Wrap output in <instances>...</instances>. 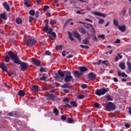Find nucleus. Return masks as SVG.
Masks as SVG:
<instances>
[{
  "mask_svg": "<svg viewBox=\"0 0 131 131\" xmlns=\"http://www.w3.org/2000/svg\"><path fill=\"white\" fill-rule=\"evenodd\" d=\"M8 55L10 57L11 60H13V63L14 64H17V65H20L21 71H25L28 68V64L26 62H21L20 59H19V57L18 55L15 54L14 52L12 51H9L8 52Z\"/></svg>",
  "mask_w": 131,
  "mask_h": 131,
  "instance_id": "1",
  "label": "nucleus"
},
{
  "mask_svg": "<svg viewBox=\"0 0 131 131\" xmlns=\"http://www.w3.org/2000/svg\"><path fill=\"white\" fill-rule=\"evenodd\" d=\"M107 92H109V88H102L99 90H95V95L97 96H103V95H105Z\"/></svg>",
  "mask_w": 131,
  "mask_h": 131,
  "instance_id": "2",
  "label": "nucleus"
},
{
  "mask_svg": "<svg viewBox=\"0 0 131 131\" xmlns=\"http://www.w3.org/2000/svg\"><path fill=\"white\" fill-rule=\"evenodd\" d=\"M105 108L109 112L114 111L116 109V105L112 102H108L105 105Z\"/></svg>",
  "mask_w": 131,
  "mask_h": 131,
  "instance_id": "3",
  "label": "nucleus"
},
{
  "mask_svg": "<svg viewBox=\"0 0 131 131\" xmlns=\"http://www.w3.org/2000/svg\"><path fill=\"white\" fill-rule=\"evenodd\" d=\"M35 43H36V40L35 39L30 38L28 39L27 41V46L32 47L35 46Z\"/></svg>",
  "mask_w": 131,
  "mask_h": 131,
  "instance_id": "4",
  "label": "nucleus"
},
{
  "mask_svg": "<svg viewBox=\"0 0 131 131\" xmlns=\"http://www.w3.org/2000/svg\"><path fill=\"white\" fill-rule=\"evenodd\" d=\"M83 74V73L79 72L77 70L74 71V76H75V78H79V77L82 76Z\"/></svg>",
  "mask_w": 131,
  "mask_h": 131,
  "instance_id": "5",
  "label": "nucleus"
},
{
  "mask_svg": "<svg viewBox=\"0 0 131 131\" xmlns=\"http://www.w3.org/2000/svg\"><path fill=\"white\" fill-rule=\"evenodd\" d=\"M92 14H94L95 16H99V17H107V14L99 12H92Z\"/></svg>",
  "mask_w": 131,
  "mask_h": 131,
  "instance_id": "6",
  "label": "nucleus"
},
{
  "mask_svg": "<svg viewBox=\"0 0 131 131\" xmlns=\"http://www.w3.org/2000/svg\"><path fill=\"white\" fill-rule=\"evenodd\" d=\"M73 80V77L71 75H66L65 78H64V81L65 82H71Z\"/></svg>",
  "mask_w": 131,
  "mask_h": 131,
  "instance_id": "7",
  "label": "nucleus"
},
{
  "mask_svg": "<svg viewBox=\"0 0 131 131\" xmlns=\"http://www.w3.org/2000/svg\"><path fill=\"white\" fill-rule=\"evenodd\" d=\"M32 61L34 65H35L36 66H40V60L32 58Z\"/></svg>",
  "mask_w": 131,
  "mask_h": 131,
  "instance_id": "8",
  "label": "nucleus"
},
{
  "mask_svg": "<svg viewBox=\"0 0 131 131\" xmlns=\"http://www.w3.org/2000/svg\"><path fill=\"white\" fill-rule=\"evenodd\" d=\"M0 68H1L3 71H5V72L8 71V67H7V66L4 63V62H2L1 63Z\"/></svg>",
  "mask_w": 131,
  "mask_h": 131,
  "instance_id": "9",
  "label": "nucleus"
},
{
  "mask_svg": "<svg viewBox=\"0 0 131 131\" xmlns=\"http://www.w3.org/2000/svg\"><path fill=\"white\" fill-rule=\"evenodd\" d=\"M89 78L91 79V80H94V79H96L97 76H96V74H94L93 72H91L89 74Z\"/></svg>",
  "mask_w": 131,
  "mask_h": 131,
  "instance_id": "10",
  "label": "nucleus"
},
{
  "mask_svg": "<svg viewBox=\"0 0 131 131\" xmlns=\"http://www.w3.org/2000/svg\"><path fill=\"white\" fill-rule=\"evenodd\" d=\"M79 70L81 73H83V72L88 71L89 69L86 67H79Z\"/></svg>",
  "mask_w": 131,
  "mask_h": 131,
  "instance_id": "11",
  "label": "nucleus"
},
{
  "mask_svg": "<svg viewBox=\"0 0 131 131\" xmlns=\"http://www.w3.org/2000/svg\"><path fill=\"white\" fill-rule=\"evenodd\" d=\"M74 35L75 37H76V38H77V39H78L79 41H81V38L80 37V34H79V33H78L77 31H75L74 32Z\"/></svg>",
  "mask_w": 131,
  "mask_h": 131,
  "instance_id": "12",
  "label": "nucleus"
},
{
  "mask_svg": "<svg viewBox=\"0 0 131 131\" xmlns=\"http://www.w3.org/2000/svg\"><path fill=\"white\" fill-rule=\"evenodd\" d=\"M118 29L121 32H124L125 31L126 27L125 25H123V26H118Z\"/></svg>",
  "mask_w": 131,
  "mask_h": 131,
  "instance_id": "13",
  "label": "nucleus"
},
{
  "mask_svg": "<svg viewBox=\"0 0 131 131\" xmlns=\"http://www.w3.org/2000/svg\"><path fill=\"white\" fill-rule=\"evenodd\" d=\"M39 89V86L37 85H32V90L33 92H38Z\"/></svg>",
  "mask_w": 131,
  "mask_h": 131,
  "instance_id": "14",
  "label": "nucleus"
},
{
  "mask_svg": "<svg viewBox=\"0 0 131 131\" xmlns=\"http://www.w3.org/2000/svg\"><path fill=\"white\" fill-rule=\"evenodd\" d=\"M118 76H121L122 77H127V75L125 74L124 72H120V71H118Z\"/></svg>",
  "mask_w": 131,
  "mask_h": 131,
  "instance_id": "15",
  "label": "nucleus"
},
{
  "mask_svg": "<svg viewBox=\"0 0 131 131\" xmlns=\"http://www.w3.org/2000/svg\"><path fill=\"white\" fill-rule=\"evenodd\" d=\"M48 98L50 100H52V101H57V99H56L57 96L54 95V94L49 95Z\"/></svg>",
  "mask_w": 131,
  "mask_h": 131,
  "instance_id": "16",
  "label": "nucleus"
},
{
  "mask_svg": "<svg viewBox=\"0 0 131 131\" xmlns=\"http://www.w3.org/2000/svg\"><path fill=\"white\" fill-rule=\"evenodd\" d=\"M17 94L19 97H24L26 95L25 92L22 90H19Z\"/></svg>",
  "mask_w": 131,
  "mask_h": 131,
  "instance_id": "17",
  "label": "nucleus"
},
{
  "mask_svg": "<svg viewBox=\"0 0 131 131\" xmlns=\"http://www.w3.org/2000/svg\"><path fill=\"white\" fill-rule=\"evenodd\" d=\"M0 18L3 19V20H7V19H8L7 17V13H6V12H4L3 13L1 14Z\"/></svg>",
  "mask_w": 131,
  "mask_h": 131,
  "instance_id": "18",
  "label": "nucleus"
},
{
  "mask_svg": "<svg viewBox=\"0 0 131 131\" xmlns=\"http://www.w3.org/2000/svg\"><path fill=\"white\" fill-rule=\"evenodd\" d=\"M3 6H4L5 9V10H6V11H7L8 12L10 11V6L8 5V3L5 2L3 4Z\"/></svg>",
  "mask_w": 131,
  "mask_h": 131,
  "instance_id": "19",
  "label": "nucleus"
},
{
  "mask_svg": "<svg viewBox=\"0 0 131 131\" xmlns=\"http://www.w3.org/2000/svg\"><path fill=\"white\" fill-rule=\"evenodd\" d=\"M119 67L122 70H125V64L123 62H121L119 64Z\"/></svg>",
  "mask_w": 131,
  "mask_h": 131,
  "instance_id": "20",
  "label": "nucleus"
},
{
  "mask_svg": "<svg viewBox=\"0 0 131 131\" xmlns=\"http://www.w3.org/2000/svg\"><path fill=\"white\" fill-rule=\"evenodd\" d=\"M58 73L61 77H64V76H65V73H64V71L59 70Z\"/></svg>",
  "mask_w": 131,
  "mask_h": 131,
  "instance_id": "21",
  "label": "nucleus"
},
{
  "mask_svg": "<svg viewBox=\"0 0 131 131\" xmlns=\"http://www.w3.org/2000/svg\"><path fill=\"white\" fill-rule=\"evenodd\" d=\"M71 105L73 106V107L76 108L77 107V103H76V102L74 101H72L70 102Z\"/></svg>",
  "mask_w": 131,
  "mask_h": 131,
  "instance_id": "22",
  "label": "nucleus"
},
{
  "mask_svg": "<svg viewBox=\"0 0 131 131\" xmlns=\"http://www.w3.org/2000/svg\"><path fill=\"white\" fill-rule=\"evenodd\" d=\"M53 113L55 114L56 116H58V115H59V110L55 107L53 110Z\"/></svg>",
  "mask_w": 131,
  "mask_h": 131,
  "instance_id": "23",
  "label": "nucleus"
},
{
  "mask_svg": "<svg viewBox=\"0 0 131 131\" xmlns=\"http://www.w3.org/2000/svg\"><path fill=\"white\" fill-rule=\"evenodd\" d=\"M68 35H69V38H70V39L72 40V41H74V38L72 37V34L71 33V32L70 31L68 32Z\"/></svg>",
  "mask_w": 131,
  "mask_h": 131,
  "instance_id": "24",
  "label": "nucleus"
},
{
  "mask_svg": "<svg viewBox=\"0 0 131 131\" xmlns=\"http://www.w3.org/2000/svg\"><path fill=\"white\" fill-rule=\"evenodd\" d=\"M10 58H11V57H10V56L8 55L6 56L5 57V61L6 62V63H9V62H10Z\"/></svg>",
  "mask_w": 131,
  "mask_h": 131,
  "instance_id": "25",
  "label": "nucleus"
},
{
  "mask_svg": "<svg viewBox=\"0 0 131 131\" xmlns=\"http://www.w3.org/2000/svg\"><path fill=\"white\" fill-rule=\"evenodd\" d=\"M60 88H61V89H69V85L67 83H64L60 86Z\"/></svg>",
  "mask_w": 131,
  "mask_h": 131,
  "instance_id": "26",
  "label": "nucleus"
},
{
  "mask_svg": "<svg viewBox=\"0 0 131 131\" xmlns=\"http://www.w3.org/2000/svg\"><path fill=\"white\" fill-rule=\"evenodd\" d=\"M43 31H46V32H48L49 31V25L48 24H46V26L43 29Z\"/></svg>",
  "mask_w": 131,
  "mask_h": 131,
  "instance_id": "27",
  "label": "nucleus"
},
{
  "mask_svg": "<svg viewBox=\"0 0 131 131\" xmlns=\"http://www.w3.org/2000/svg\"><path fill=\"white\" fill-rule=\"evenodd\" d=\"M71 21H72V18L67 20L64 23V26H67V25H68V24H69Z\"/></svg>",
  "mask_w": 131,
  "mask_h": 131,
  "instance_id": "28",
  "label": "nucleus"
},
{
  "mask_svg": "<svg viewBox=\"0 0 131 131\" xmlns=\"http://www.w3.org/2000/svg\"><path fill=\"white\" fill-rule=\"evenodd\" d=\"M17 24H21L22 23V19L20 18H17L16 19Z\"/></svg>",
  "mask_w": 131,
  "mask_h": 131,
  "instance_id": "29",
  "label": "nucleus"
},
{
  "mask_svg": "<svg viewBox=\"0 0 131 131\" xmlns=\"http://www.w3.org/2000/svg\"><path fill=\"white\" fill-rule=\"evenodd\" d=\"M82 42L83 45H89V43H90V41L88 39H85L83 40Z\"/></svg>",
  "mask_w": 131,
  "mask_h": 131,
  "instance_id": "30",
  "label": "nucleus"
},
{
  "mask_svg": "<svg viewBox=\"0 0 131 131\" xmlns=\"http://www.w3.org/2000/svg\"><path fill=\"white\" fill-rule=\"evenodd\" d=\"M29 14L31 16H34V15H35V11H34V10H31L29 11Z\"/></svg>",
  "mask_w": 131,
  "mask_h": 131,
  "instance_id": "31",
  "label": "nucleus"
},
{
  "mask_svg": "<svg viewBox=\"0 0 131 131\" xmlns=\"http://www.w3.org/2000/svg\"><path fill=\"white\" fill-rule=\"evenodd\" d=\"M127 65L128 66V70L131 72V62L127 61Z\"/></svg>",
  "mask_w": 131,
  "mask_h": 131,
  "instance_id": "32",
  "label": "nucleus"
},
{
  "mask_svg": "<svg viewBox=\"0 0 131 131\" xmlns=\"http://www.w3.org/2000/svg\"><path fill=\"white\" fill-rule=\"evenodd\" d=\"M57 24V21L55 19H52L50 20V24L51 25H55V24Z\"/></svg>",
  "mask_w": 131,
  "mask_h": 131,
  "instance_id": "33",
  "label": "nucleus"
},
{
  "mask_svg": "<svg viewBox=\"0 0 131 131\" xmlns=\"http://www.w3.org/2000/svg\"><path fill=\"white\" fill-rule=\"evenodd\" d=\"M106 100L107 101H113V99L112 98H111V96L110 95H107L106 97Z\"/></svg>",
  "mask_w": 131,
  "mask_h": 131,
  "instance_id": "34",
  "label": "nucleus"
},
{
  "mask_svg": "<svg viewBox=\"0 0 131 131\" xmlns=\"http://www.w3.org/2000/svg\"><path fill=\"white\" fill-rule=\"evenodd\" d=\"M55 49H56V50L60 51V50H62V49H63V48L62 47V45H59V46H56Z\"/></svg>",
  "mask_w": 131,
  "mask_h": 131,
  "instance_id": "35",
  "label": "nucleus"
},
{
  "mask_svg": "<svg viewBox=\"0 0 131 131\" xmlns=\"http://www.w3.org/2000/svg\"><path fill=\"white\" fill-rule=\"evenodd\" d=\"M78 99H80V100H82L84 98V95L81 94L77 96Z\"/></svg>",
  "mask_w": 131,
  "mask_h": 131,
  "instance_id": "36",
  "label": "nucleus"
},
{
  "mask_svg": "<svg viewBox=\"0 0 131 131\" xmlns=\"http://www.w3.org/2000/svg\"><path fill=\"white\" fill-rule=\"evenodd\" d=\"M47 78H48V77L43 76L42 77L40 78V80H43L44 81H47Z\"/></svg>",
  "mask_w": 131,
  "mask_h": 131,
  "instance_id": "37",
  "label": "nucleus"
},
{
  "mask_svg": "<svg viewBox=\"0 0 131 131\" xmlns=\"http://www.w3.org/2000/svg\"><path fill=\"white\" fill-rule=\"evenodd\" d=\"M119 24V23H118V21H117V20L114 19V25H115V26H118Z\"/></svg>",
  "mask_w": 131,
  "mask_h": 131,
  "instance_id": "38",
  "label": "nucleus"
},
{
  "mask_svg": "<svg viewBox=\"0 0 131 131\" xmlns=\"http://www.w3.org/2000/svg\"><path fill=\"white\" fill-rule=\"evenodd\" d=\"M94 108H100V104L98 103H95L94 105Z\"/></svg>",
  "mask_w": 131,
  "mask_h": 131,
  "instance_id": "39",
  "label": "nucleus"
},
{
  "mask_svg": "<svg viewBox=\"0 0 131 131\" xmlns=\"http://www.w3.org/2000/svg\"><path fill=\"white\" fill-rule=\"evenodd\" d=\"M63 72L66 75H71V72L69 71H64Z\"/></svg>",
  "mask_w": 131,
  "mask_h": 131,
  "instance_id": "40",
  "label": "nucleus"
},
{
  "mask_svg": "<svg viewBox=\"0 0 131 131\" xmlns=\"http://www.w3.org/2000/svg\"><path fill=\"white\" fill-rule=\"evenodd\" d=\"M62 107H63V108H71L72 106L69 104L67 103L66 105H63Z\"/></svg>",
  "mask_w": 131,
  "mask_h": 131,
  "instance_id": "41",
  "label": "nucleus"
},
{
  "mask_svg": "<svg viewBox=\"0 0 131 131\" xmlns=\"http://www.w3.org/2000/svg\"><path fill=\"white\" fill-rule=\"evenodd\" d=\"M81 33H83V34H85L86 33V31H85V29L84 28H81Z\"/></svg>",
  "mask_w": 131,
  "mask_h": 131,
  "instance_id": "42",
  "label": "nucleus"
},
{
  "mask_svg": "<svg viewBox=\"0 0 131 131\" xmlns=\"http://www.w3.org/2000/svg\"><path fill=\"white\" fill-rule=\"evenodd\" d=\"M47 33H49V34H52V33H53V29L52 28H50L48 29V31H47V32H46Z\"/></svg>",
  "mask_w": 131,
  "mask_h": 131,
  "instance_id": "43",
  "label": "nucleus"
},
{
  "mask_svg": "<svg viewBox=\"0 0 131 131\" xmlns=\"http://www.w3.org/2000/svg\"><path fill=\"white\" fill-rule=\"evenodd\" d=\"M25 5L26 6L27 8H30L31 7V5L28 3L27 1L25 2Z\"/></svg>",
  "mask_w": 131,
  "mask_h": 131,
  "instance_id": "44",
  "label": "nucleus"
},
{
  "mask_svg": "<svg viewBox=\"0 0 131 131\" xmlns=\"http://www.w3.org/2000/svg\"><path fill=\"white\" fill-rule=\"evenodd\" d=\"M98 37L102 38L103 40L105 39V35L104 34L99 35Z\"/></svg>",
  "mask_w": 131,
  "mask_h": 131,
  "instance_id": "45",
  "label": "nucleus"
},
{
  "mask_svg": "<svg viewBox=\"0 0 131 131\" xmlns=\"http://www.w3.org/2000/svg\"><path fill=\"white\" fill-rule=\"evenodd\" d=\"M61 120L65 121L67 119V118L65 115H61Z\"/></svg>",
  "mask_w": 131,
  "mask_h": 131,
  "instance_id": "46",
  "label": "nucleus"
},
{
  "mask_svg": "<svg viewBox=\"0 0 131 131\" xmlns=\"http://www.w3.org/2000/svg\"><path fill=\"white\" fill-rule=\"evenodd\" d=\"M74 121L73 119L71 118H68V122H69V123H72Z\"/></svg>",
  "mask_w": 131,
  "mask_h": 131,
  "instance_id": "47",
  "label": "nucleus"
},
{
  "mask_svg": "<svg viewBox=\"0 0 131 131\" xmlns=\"http://www.w3.org/2000/svg\"><path fill=\"white\" fill-rule=\"evenodd\" d=\"M81 88H82V89H86V88H88V84H82L81 85Z\"/></svg>",
  "mask_w": 131,
  "mask_h": 131,
  "instance_id": "48",
  "label": "nucleus"
},
{
  "mask_svg": "<svg viewBox=\"0 0 131 131\" xmlns=\"http://www.w3.org/2000/svg\"><path fill=\"white\" fill-rule=\"evenodd\" d=\"M39 71L40 72H46L47 70H46V69L41 67L40 69H39Z\"/></svg>",
  "mask_w": 131,
  "mask_h": 131,
  "instance_id": "49",
  "label": "nucleus"
},
{
  "mask_svg": "<svg viewBox=\"0 0 131 131\" xmlns=\"http://www.w3.org/2000/svg\"><path fill=\"white\" fill-rule=\"evenodd\" d=\"M103 64H105L106 66H108L109 65V62H108L107 60H103L102 61Z\"/></svg>",
  "mask_w": 131,
  "mask_h": 131,
  "instance_id": "50",
  "label": "nucleus"
},
{
  "mask_svg": "<svg viewBox=\"0 0 131 131\" xmlns=\"http://www.w3.org/2000/svg\"><path fill=\"white\" fill-rule=\"evenodd\" d=\"M45 54L47 56H51V55H52V53H51V52H50L49 51H46L45 52Z\"/></svg>",
  "mask_w": 131,
  "mask_h": 131,
  "instance_id": "51",
  "label": "nucleus"
},
{
  "mask_svg": "<svg viewBox=\"0 0 131 131\" xmlns=\"http://www.w3.org/2000/svg\"><path fill=\"white\" fill-rule=\"evenodd\" d=\"M104 22H105V20L103 19H99L98 23L99 24H103L104 23Z\"/></svg>",
  "mask_w": 131,
  "mask_h": 131,
  "instance_id": "52",
  "label": "nucleus"
},
{
  "mask_svg": "<svg viewBox=\"0 0 131 131\" xmlns=\"http://www.w3.org/2000/svg\"><path fill=\"white\" fill-rule=\"evenodd\" d=\"M48 9H50V6H49L48 5L44 6V9H43L44 11L48 10Z\"/></svg>",
  "mask_w": 131,
  "mask_h": 131,
  "instance_id": "53",
  "label": "nucleus"
},
{
  "mask_svg": "<svg viewBox=\"0 0 131 131\" xmlns=\"http://www.w3.org/2000/svg\"><path fill=\"white\" fill-rule=\"evenodd\" d=\"M121 13L123 14V16H125V14H126V10H125V9H123Z\"/></svg>",
  "mask_w": 131,
  "mask_h": 131,
  "instance_id": "54",
  "label": "nucleus"
},
{
  "mask_svg": "<svg viewBox=\"0 0 131 131\" xmlns=\"http://www.w3.org/2000/svg\"><path fill=\"white\" fill-rule=\"evenodd\" d=\"M63 102H66L67 103H69V99H68V98H65L63 100Z\"/></svg>",
  "mask_w": 131,
  "mask_h": 131,
  "instance_id": "55",
  "label": "nucleus"
},
{
  "mask_svg": "<svg viewBox=\"0 0 131 131\" xmlns=\"http://www.w3.org/2000/svg\"><path fill=\"white\" fill-rule=\"evenodd\" d=\"M92 40H93V41H98V38L95 36L92 38Z\"/></svg>",
  "mask_w": 131,
  "mask_h": 131,
  "instance_id": "56",
  "label": "nucleus"
},
{
  "mask_svg": "<svg viewBox=\"0 0 131 131\" xmlns=\"http://www.w3.org/2000/svg\"><path fill=\"white\" fill-rule=\"evenodd\" d=\"M112 53H113V51L111 50V51H110L109 52L104 53V54H105V55H108V54H110V55H111V54H112Z\"/></svg>",
  "mask_w": 131,
  "mask_h": 131,
  "instance_id": "57",
  "label": "nucleus"
},
{
  "mask_svg": "<svg viewBox=\"0 0 131 131\" xmlns=\"http://www.w3.org/2000/svg\"><path fill=\"white\" fill-rule=\"evenodd\" d=\"M29 19L30 23H31L32 22V21H33V17L32 16H29Z\"/></svg>",
  "mask_w": 131,
  "mask_h": 131,
  "instance_id": "58",
  "label": "nucleus"
},
{
  "mask_svg": "<svg viewBox=\"0 0 131 131\" xmlns=\"http://www.w3.org/2000/svg\"><path fill=\"white\" fill-rule=\"evenodd\" d=\"M51 35H52V36L54 38H56V33L53 32L51 34Z\"/></svg>",
  "mask_w": 131,
  "mask_h": 131,
  "instance_id": "59",
  "label": "nucleus"
},
{
  "mask_svg": "<svg viewBox=\"0 0 131 131\" xmlns=\"http://www.w3.org/2000/svg\"><path fill=\"white\" fill-rule=\"evenodd\" d=\"M63 92H64V93H66V94H69V90L68 89H64Z\"/></svg>",
  "mask_w": 131,
  "mask_h": 131,
  "instance_id": "60",
  "label": "nucleus"
},
{
  "mask_svg": "<svg viewBox=\"0 0 131 131\" xmlns=\"http://www.w3.org/2000/svg\"><path fill=\"white\" fill-rule=\"evenodd\" d=\"M125 127H126L127 128H129V127H130V126L129 125V124H128V123H125Z\"/></svg>",
  "mask_w": 131,
  "mask_h": 131,
  "instance_id": "61",
  "label": "nucleus"
},
{
  "mask_svg": "<svg viewBox=\"0 0 131 131\" xmlns=\"http://www.w3.org/2000/svg\"><path fill=\"white\" fill-rule=\"evenodd\" d=\"M113 80H114V81H115V82H118V79H117V78H116V77H114L113 78Z\"/></svg>",
  "mask_w": 131,
  "mask_h": 131,
  "instance_id": "62",
  "label": "nucleus"
},
{
  "mask_svg": "<svg viewBox=\"0 0 131 131\" xmlns=\"http://www.w3.org/2000/svg\"><path fill=\"white\" fill-rule=\"evenodd\" d=\"M115 43H120V40L119 39H117L115 42Z\"/></svg>",
  "mask_w": 131,
  "mask_h": 131,
  "instance_id": "63",
  "label": "nucleus"
},
{
  "mask_svg": "<svg viewBox=\"0 0 131 131\" xmlns=\"http://www.w3.org/2000/svg\"><path fill=\"white\" fill-rule=\"evenodd\" d=\"M120 54L121 53H118V56H119V59H122V55H120Z\"/></svg>",
  "mask_w": 131,
  "mask_h": 131,
  "instance_id": "64",
  "label": "nucleus"
}]
</instances>
